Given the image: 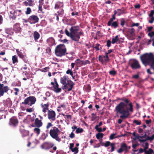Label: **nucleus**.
Masks as SVG:
<instances>
[{"mask_svg":"<svg viewBox=\"0 0 154 154\" xmlns=\"http://www.w3.org/2000/svg\"><path fill=\"white\" fill-rule=\"evenodd\" d=\"M117 100L122 102H120L116 106L115 109L116 112L122 114L120 116V118L122 119L127 118L130 115L129 112H133L132 102L125 97H118Z\"/></svg>","mask_w":154,"mask_h":154,"instance_id":"nucleus-1","label":"nucleus"},{"mask_svg":"<svg viewBox=\"0 0 154 154\" xmlns=\"http://www.w3.org/2000/svg\"><path fill=\"white\" fill-rule=\"evenodd\" d=\"M69 30L70 32L67 29H66L65 32L66 35L71 38H74L75 37L79 38L80 36L84 35L83 32L80 30V28L79 26H72L70 29Z\"/></svg>","mask_w":154,"mask_h":154,"instance_id":"nucleus-2","label":"nucleus"},{"mask_svg":"<svg viewBox=\"0 0 154 154\" xmlns=\"http://www.w3.org/2000/svg\"><path fill=\"white\" fill-rule=\"evenodd\" d=\"M60 82L63 85L62 87V89H67L68 91H71L75 85V83L69 79L67 76L65 75L60 78Z\"/></svg>","mask_w":154,"mask_h":154,"instance_id":"nucleus-3","label":"nucleus"},{"mask_svg":"<svg viewBox=\"0 0 154 154\" xmlns=\"http://www.w3.org/2000/svg\"><path fill=\"white\" fill-rule=\"evenodd\" d=\"M66 48L63 44H60L57 46L55 50V52L57 56L61 57L65 55L66 54Z\"/></svg>","mask_w":154,"mask_h":154,"instance_id":"nucleus-4","label":"nucleus"},{"mask_svg":"<svg viewBox=\"0 0 154 154\" xmlns=\"http://www.w3.org/2000/svg\"><path fill=\"white\" fill-rule=\"evenodd\" d=\"M60 132V131L59 129L57 127L54 126L50 130L49 133L50 136L52 138L55 139L58 142H60L61 140L58 136Z\"/></svg>","mask_w":154,"mask_h":154,"instance_id":"nucleus-5","label":"nucleus"},{"mask_svg":"<svg viewBox=\"0 0 154 154\" xmlns=\"http://www.w3.org/2000/svg\"><path fill=\"white\" fill-rule=\"evenodd\" d=\"M35 97L33 96H30L26 98L24 100V102H22V104L25 105H28L31 106L34 104L36 101Z\"/></svg>","mask_w":154,"mask_h":154,"instance_id":"nucleus-6","label":"nucleus"},{"mask_svg":"<svg viewBox=\"0 0 154 154\" xmlns=\"http://www.w3.org/2000/svg\"><path fill=\"white\" fill-rule=\"evenodd\" d=\"M137 138L140 143L145 142L147 140L152 141L154 139V134L151 137H149L146 134H145L142 136H137Z\"/></svg>","mask_w":154,"mask_h":154,"instance_id":"nucleus-7","label":"nucleus"},{"mask_svg":"<svg viewBox=\"0 0 154 154\" xmlns=\"http://www.w3.org/2000/svg\"><path fill=\"white\" fill-rule=\"evenodd\" d=\"M54 146V144L51 143L46 141L44 142L41 146V147L42 149L48 150L52 148Z\"/></svg>","mask_w":154,"mask_h":154,"instance_id":"nucleus-8","label":"nucleus"},{"mask_svg":"<svg viewBox=\"0 0 154 154\" xmlns=\"http://www.w3.org/2000/svg\"><path fill=\"white\" fill-rule=\"evenodd\" d=\"M130 66L133 69H140L141 66L138 61L136 59H133L130 63Z\"/></svg>","mask_w":154,"mask_h":154,"instance_id":"nucleus-9","label":"nucleus"},{"mask_svg":"<svg viewBox=\"0 0 154 154\" xmlns=\"http://www.w3.org/2000/svg\"><path fill=\"white\" fill-rule=\"evenodd\" d=\"M54 82H51V84L53 86L54 89V91L56 93H58L61 91V89L59 88V85L58 84L56 79L55 78H54Z\"/></svg>","mask_w":154,"mask_h":154,"instance_id":"nucleus-10","label":"nucleus"},{"mask_svg":"<svg viewBox=\"0 0 154 154\" xmlns=\"http://www.w3.org/2000/svg\"><path fill=\"white\" fill-rule=\"evenodd\" d=\"M18 120L17 117L13 116L9 120V125H13L14 127H16L18 125Z\"/></svg>","mask_w":154,"mask_h":154,"instance_id":"nucleus-11","label":"nucleus"},{"mask_svg":"<svg viewBox=\"0 0 154 154\" xmlns=\"http://www.w3.org/2000/svg\"><path fill=\"white\" fill-rule=\"evenodd\" d=\"M56 113L54 111L51 109L48 110V118L53 121H54L56 119Z\"/></svg>","mask_w":154,"mask_h":154,"instance_id":"nucleus-12","label":"nucleus"},{"mask_svg":"<svg viewBox=\"0 0 154 154\" xmlns=\"http://www.w3.org/2000/svg\"><path fill=\"white\" fill-rule=\"evenodd\" d=\"M3 84H0V97L3 95L5 92L6 93L9 90L7 86H3Z\"/></svg>","mask_w":154,"mask_h":154,"instance_id":"nucleus-13","label":"nucleus"},{"mask_svg":"<svg viewBox=\"0 0 154 154\" xmlns=\"http://www.w3.org/2000/svg\"><path fill=\"white\" fill-rule=\"evenodd\" d=\"M30 20V23L31 24H35L38 23L39 19L36 15H32L29 17Z\"/></svg>","mask_w":154,"mask_h":154,"instance_id":"nucleus-14","label":"nucleus"},{"mask_svg":"<svg viewBox=\"0 0 154 154\" xmlns=\"http://www.w3.org/2000/svg\"><path fill=\"white\" fill-rule=\"evenodd\" d=\"M16 52L19 57L23 60L25 63H28L27 57L25 55H24L21 52L19 51L18 49L16 50Z\"/></svg>","mask_w":154,"mask_h":154,"instance_id":"nucleus-15","label":"nucleus"},{"mask_svg":"<svg viewBox=\"0 0 154 154\" xmlns=\"http://www.w3.org/2000/svg\"><path fill=\"white\" fill-rule=\"evenodd\" d=\"M115 143H111L109 141H106L104 144V146L105 147H107L110 145L111 147V152H112L114 151L115 149Z\"/></svg>","mask_w":154,"mask_h":154,"instance_id":"nucleus-16","label":"nucleus"},{"mask_svg":"<svg viewBox=\"0 0 154 154\" xmlns=\"http://www.w3.org/2000/svg\"><path fill=\"white\" fill-rule=\"evenodd\" d=\"M50 103H47L46 104H43L42 103L41 105V106L42 108L43 109L42 112L45 113L47 110H49L48 109V107L49 106Z\"/></svg>","mask_w":154,"mask_h":154,"instance_id":"nucleus-17","label":"nucleus"},{"mask_svg":"<svg viewBox=\"0 0 154 154\" xmlns=\"http://www.w3.org/2000/svg\"><path fill=\"white\" fill-rule=\"evenodd\" d=\"M35 125L38 128H39L41 127L42 125V122L41 120H39L38 118H36L35 119Z\"/></svg>","mask_w":154,"mask_h":154,"instance_id":"nucleus-18","label":"nucleus"},{"mask_svg":"<svg viewBox=\"0 0 154 154\" xmlns=\"http://www.w3.org/2000/svg\"><path fill=\"white\" fill-rule=\"evenodd\" d=\"M126 148H128V146L125 143H123L121 145V148L118 150V152L120 153L125 150Z\"/></svg>","mask_w":154,"mask_h":154,"instance_id":"nucleus-19","label":"nucleus"},{"mask_svg":"<svg viewBox=\"0 0 154 154\" xmlns=\"http://www.w3.org/2000/svg\"><path fill=\"white\" fill-rule=\"evenodd\" d=\"M14 29L17 32H20L21 28L20 27V24L19 23H16L14 26Z\"/></svg>","mask_w":154,"mask_h":154,"instance_id":"nucleus-20","label":"nucleus"},{"mask_svg":"<svg viewBox=\"0 0 154 154\" xmlns=\"http://www.w3.org/2000/svg\"><path fill=\"white\" fill-rule=\"evenodd\" d=\"M46 132L47 133H43L42 134L40 138V139L42 140H44L46 139L48 136V131L46 130Z\"/></svg>","mask_w":154,"mask_h":154,"instance_id":"nucleus-21","label":"nucleus"},{"mask_svg":"<svg viewBox=\"0 0 154 154\" xmlns=\"http://www.w3.org/2000/svg\"><path fill=\"white\" fill-rule=\"evenodd\" d=\"M21 133L22 134L23 137H26L29 135V131L25 130H20Z\"/></svg>","mask_w":154,"mask_h":154,"instance_id":"nucleus-22","label":"nucleus"},{"mask_svg":"<svg viewBox=\"0 0 154 154\" xmlns=\"http://www.w3.org/2000/svg\"><path fill=\"white\" fill-rule=\"evenodd\" d=\"M75 64L78 66H81L83 65V60L77 59L75 61Z\"/></svg>","mask_w":154,"mask_h":154,"instance_id":"nucleus-23","label":"nucleus"},{"mask_svg":"<svg viewBox=\"0 0 154 154\" xmlns=\"http://www.w3.org/2000/svg\"><path fill=\"white\" fill-rule=\"evenodd\" d=\"M12 105V101L10 100V99L8 98L6 100L5 102V105L7 107H11Z\"/></svg>","mask_w":154,"mask_h":154,"instance_id":"nucleus-24","label":"nucleus"},{"mask_svg":"<svg viewBox=\"0 0 154 154\" xmlns=\"http://www.w3.org/2000/svg\"><path fill=\"white\" fill-rule=\"evenodd\" d=\"M104 136V134L101 133H99L96 134V137L97 139L101 140L102 139Z\"/></svg>","mask_w":154,"mask_h":154,"instance_id":"nucleus-25","label":"nucleus"},{"mask_svg":"<svg viewBox=\"0 0 154 154\" xmlns=\"http://www.w3.org/2000/svg\"><path fill=\"white\" fill-rule=\"evenodd\" d=\"M110 26L114 28H116L118 26V21H115L113 22L111 24Z\"/></svg>","mask_w":154,"mask_h":154,"instance_id":"nucleus-26","label":"nucleus"},{"mask_svg":"<svg viewBox=\"0 0 154 154\" xmlns=\"http://www.w3.org/2000/svg\"><path fill=\"white\" fill-rule=\"evenodd\" d=\"M57 13H58L57 14L60 16V17H62L64 14V11L63 9L61 8L59 9L57 11Z\"/></svg>","mask_w":154,"mask_h":154,"instance_id":"nucleus-27","label":"nucleus"},{"mask_svg":"<svg viewBox=\"0 0 154 154\" xmlns=\"http://www.w3.org/2000/svg\"><path fill=\"white\" fill-rule=\"evenodd\" d=\"M101 45L98 43L94 44L91 46V47L95 49L96 51L99 50V48Z\"/></svg>","mask_w":154,"mask_h":154,"instance_id":"nucleus-28","label":"nucleus"},{"mask_svg":"<svg viewBox=\"0 0 154 154\" xmlns=\"http://www.w3.org/2000/svg\"><path fill=\"white\" fill-rule=\"evenodd\" d=\"M85 90L87 92H89L91 90V87L89 85H87L85 86Z\"/></svg>","mask_w":154,"mask_h":154,"instance_id":"nucleus-29","label":"nucleus"},{"mask_svg":"<svg viewBox=\"0 0 154 154\" xmlns=\"http://www.w3.org/2000/svg\"><path fill=\"white\" fill-rule=\"evenodd\" d=\"M12 60L13 63L14 64L18 62V60L16 55H14L12 56Z\"/></svg>","mask_w":154,"mask_h":154,"instance_id":"nucleus-30","label":"nucleus"},{"mask_svg":"<svg viewBox=\"0 0 154 154\" xmlns=\"http://www.w3.org/2000/svg\"><path fill=\"white\" fill-rule=\"evenodd\" d=\"M34 38H38L40 37V34L38 32L35 31L33 33Z\"/></svg>","mask_w":154,"mask_h":154,"instance_id":"nucleus-31","label":"nucleus"},{"mask_svg":"<svg viewBox=\"0 0 154 154\" xmlns=\"http://www.w3.org/2000/svg\"><path fill=\"white\" fill-rule=\"evenodd\" d=\"M34 132L37 134V135H39L40 132V129L39 128H35L34 129Z\"/></svg>","mask_w":154,"mask_h":154,"instance_id":"nucleus-32","label":"nucleus"},{"mask_svg":"<svg viewBox=\"0 0 154 154\" xmlns=\"http://www.w3.org/2000/svg\"><path fill=\"white\" fill-rule=\"evenodd\" d=\"M154 153L153 149L151 148L149 149L148 150L145 151V153L146 154H152Z\"/></svg>","mask_w":154,"mask_h":154,"instance_id":"nucleus-33","label":"nucleus"},{"mask_svg":"<svg viewBox=\"0 0 154 154\" xmlns=\"http://www.w3.org/2000/svg\"><path fill=\"white\" fill-rule=\"evenodd\" d=\"M118 16H120L123 13V11H122L120 9H118L116 10Z\"/></svg>","mask_w":154,"mask_h":154,"instance_id":"nucleus-34","label":"nucleus"},{"mask_svg":"<svg viewBox=\"0 0 154 154\" xmlns=\"http://www.w3.org/2000/svg\"><path fill=\"white\" fill-rule=\"evenodd\" d=\"M32 12V10L30 8L28 7L26 8V10L25 11V14L26 15L30 14Z\"/></svg>","mask_w":154,"mask_h":154,"instance_id":"nucleus-35","label":"nucleus"},{"mask_svg":"<svg viewBox=\"0 0 154 154\" xmlns=\"http://www.w3.org/2000/svg\"><path fill=\"white\" fill-rule=\"evenodd\" d=\"M46 53L48 54L49 55H51V50L50 48L47 47V48Z\"/></svg>","mask_w":154,"mask_h":154,"instance_id":"nucleus-36","label":"nucleus"},{"mask_svg":"<svg viewBox=\"0 0 154 154\" xmlns=\"http://www.w3.org/2000/svg\"><path fill=\"white\" fill-rule=\"evenodd\" d=\"M109 73L110 75L113 76L117 74L116 72L114 70L110 71Z\"/></svg>","mask_w":154,"mask_h":154,"instance_id":"nucleus-37","label":"nucleus"},{"mask_svg":"<svg viewBox=\"0 0 154 154\" xmlns=\"http://www.w3.org/2000/svg\"><path fill=\"white\" fill-rule=\"evenodd\" d=\"M83 129L82 128H79L76 129L75 132L77 134L80 133L82 132L83 131Z\"/></svg>","mask_w":154,"mask_h":154,"instance_id":"nucleus-38","label":"nucleus"},{"mask_svg":"<svg viewBox=\"0 0 154 154\" xmlns=\"http://www.w3.org/2000/svg\"><path fill=\"white\" fill-rule=\"evenodd\" d=\"M71 151L75 153H77L79 152L78 148L77 147H75L74 148L72 149L71 150Z\"/></svg>","mask_w":154,"mask_h":154,"instance_id":"nucleus-39","label":"nucleus"},{"mask_svg":"<svg viewBox=\"0 0 154 154\" xmlns=\"http://www.w3.org/2000/svg\"><path fill=\"white\" fill-rule=\"evenodd\" d=\"M119 39H112V44H114L115 43H119Z\"/></svg>","mask_w":154,"mask_h":154,"instance_id":"nucleus-40","label":"nucleus"},{"mask_svg":"<svg viewBox=\"0 0 154 154\" xmlns=\"http://www.w3.org/2000/svg\"><path fill=\"white\" fill-rule=\"evenodd\" d=\"M98 60L103 63V57L102 55H99L98 57Z\"/></svg>","mask_w":154,"mask_h":154,"instance_id":"nucleus-41","label":"nucleus"},{"mask_svg":"<svg viewBox=\"0 0 154 154\" xmlns=\"http://www.w3.org/2000/svg\"><path fill=\"white\" fill-rule=\"evenodd\" d=\"M95 129L99 133L102 131V128H99V127H97V126H95Z\"/></svg>","mask_w":154,"mask_h":154,"instance_id":"nucleus-42","label":"nucleus"},{"mask_svg":"<svg viewBox=\"0 0 154 154\" xmlns=\"http://www.w3.org/2000/svg\"><path fill=\"white\" fill-rule=\"evenodd\" d=\"M141 122L140 121H138L137 120H134L133 123L136 124L137 125H140L141 124Z\"/></svg>","mask_w":154,"mask_h":154,"instance_id":"nucleus-43","label":"nucleus"},{"mask_svg":"<svg viewBox=\"0 0 154 154\" xmlns=\"http://www.w3.org/2000/svg\"><path fill=\"white\" fill-rule=\"evenodd\" d=\"M135 32V29L133 28H131L129 31V33L131 35H133L134 34Z\"/></svg>","mask_w":154,"mask_h":154,"instance_id":"nucleus-44","label":"nucleus"},{"mask_svg":"<svg viewBox=\"0 0 154 154\" xmlns=\"http://www.w3.org/2000/svg\"><path fill=\"white\" fill-rule=\"evenodd\" d=\"M66 73L67 74H69L71 76L73 75L71 69H69L66 71Z\"/></svg>","mask_w":154,"mask_h":154,"instance_id":"nucleus-45","label":"nucleus"},{"mask_svg":"<svg viewBox=\"0 0 154 154\" xmlns=\"http://www.w3.org/2000/svg\"><path fill=\"white\" fill-rule=\"evenodd\" d=\"M53 126V125L51 122H49L47 124V125L46 126V128L47 129H48L47 130L48 131V129L51 127Z\"/></svg>","mask_w":154,"mask_h":154,"instance_id":"nucleus-46","label":"nucleus"},{"mask_svg":"<svg viewBox=\"0 0 154 154\" xmlns=\"http://www.w3.org/2000/svg\"><path fill=\"white\" fill-rule=\"evenodd\" d=\"M43 5V4L39 3L38 6V10L40 11L41 12L43 13V12H42V8Z\"/></svg>","mask_w":154,"mask_h":154,"instance_id":"nucleus-47","label":"nucleus"},{"mask_svg":"<svg viewBox=\"0 0 154 154\" xmlns=\"http://www.w3.org/2000/svg\"><path fill=\"white\" fill-rule=\"evenodd\" d=\"M111 43H112V42H111L110 40H108L107 41L106 46L108 48H109L110 47Z\"/></svg>","mask_w":154,"mask_h":154,"instance_id":"nucleus-48","label":"nucleus"},{"mask_svg":"<svg viewBox=\"0 0 154 154\" xmlns=\"http://www.w3.org/2000/svg\"><path fill=\"white\" fill-rule=\"evenodd\" d=\"M113 20L112 19V18H111L109 21L108 22L107 24V25L109 26H110L111 24L112 23V22L113 21Z\"/></svg>","mask_w":154,"mask_h":154,"instance_id":"nucleus-49","label":"nucleus"},{"mask_svg":"<svg viewBox=\"0 0 154 154\" xmlns=\"http://www.w3.org/2000/svg\"><path fill=\"white\" fill-rule=\"evenodd\" d=\"M29 4L31 5V6H32L33 5V3L34 2V1L33 0H27Z\"/></svg>","mask_w":154,"mask_h":154,"instance_id":"nucleus-50","label":"nucleus"},{"mask_svg":"<svg viewBox=\"0 0 154 154\" xmlns=\"http://www.w3.org/2000/svg\"><path fill=\"white\" fill-rule=\"evenodd\" d=\"M90 63V62L88 60H86L85 61H83V65H85L87 64H89Z\"/></svg>","mask_w":154,"mask_h":154,"instance_id":"nucleus-51","label":"nucleus"},{"mask_svg":"<svg viewBox=\"0 0 154 154\" xmlns=\"http://www.w3.org/2000/svg\"><path fill=\"white\" fill-rule=\"evenodd\" d=\"M148 35L151 38L152 36H154V32H150L148 33Z\"/></svg>","mask_w":154,"mask_h":154,"instance_id":"nucleus-52","label":"nucleus"},{"mask_svg":"<svg viewBox=\"0 0 154 154\" xmlns=\"http://www.w3.org/2000/svg\"><path fill=\"white\" fill-rule=\"evenodd\" d=\"M60 3L59 2H57L55 5V9H58L60 7Z\"/></svg>","mask_w":154,"mask_h":154,"instance_id":"nucleus-53","label":"nucleus"},{"mask_svg":"<svg viewBox=\"0 0 154 154\" xmlns=\"http://www.w3.org/2000/svg\"><path fill=\"white\" fill-rule=\"evenodd\" d=\"M125 21L124 19H122L121 21V25L123 26L125 25Z\"/></svg>","mask_w":154,"mask_h":154,"instance_id":"nucleus-54","label":"nucleus"},{"mask_svg":"<svg viewBox=\"0 0 154 154\" xmlns=\"http://www.w3.org/2000/svg\"><path fill=\"white\" fill-rule=\"evenodd\" d=\"M74 131V130H73L72 131V132L71 133V134H69V137L71 138H73L75 136V135H74V133H73V132Z\"/></svg>","mask_w":154,"mask_h":154,"instance_id":"nucleus-55","label":"nucleus"},{"mask_svg":"<svg viewBox=\"0 0 154 154\" xmlns=\"http://www.w3.org/2000/svg\"><path fill=\"white\" fill-rule=\"evenodd\" d=\"M154 14V11L152 10L151 11L150 14H149V16L150 17H153V15Z\"/></svg>","mask_w":154,"mask_h":154,"instance_id":"nucleus-56","label":"nucleus"},{"mask_svg":"<svg viewBox=\"0 0 154 154\" xmlns=\"http://www.w3.org/2000/svg\"><path fill=\"white\" fill-rule=\"evenodd\" d=\"M145 151H146L145 150V149H143L141 148H140L139 150L138 153H142L143 152H144L145 153Z\"/></svg>","mask_w":154,"mask_h":154,"instance_id":"nucleus-57","label":"nucleus"},{"mask_svg":"<svg viewBox=\"0 0 154 154\" xmlns=\"http://www.w3.org/2000/svg\"><path fill=\"white\" fill-rule=\"evenodd\" d=\"M116 134H111L109 138L110 139L112 140L114 138H115V137H114V136L116 135Z\"/></svg>","mask_w":154,"mask_h":154,"instance_id":"nucleus-58","label":"nucleus"},{"mask_svg":"<svg viewBox=\"0 0 154 154\" xmlns=\"http://www.w3.org/2000/svg\"><path fill=\"white\" fill-rule=\"evenodd\" d=\"M149 144L147 142H146L145 143V147L144 148V149L145 151H146L147 149L148 148Z\"/></svg>","mask_w":154,"mask_h":154,"instance_id":"nucleus-59","label":"nucleus"},{"mask_svg":"<svg viewBox=\"0 0 154 154\" xmlns=\"http://www.w3.org/2000/svg\"><path fill=\"white\" fill-rule=\"evenodd\" d=\"M23 3L24 4V5L26 6H30V5H30L29 4V3L27 1H24L23 2Z\"/></svg>","mask_w":154,"mask_h":154,"instance_id":"nucleus-60","label":"nucleus"},{"mask_svg":"<svg viewBox=\"0 0 154 154\" xmlns=\"http://www.w3.org/2000/svg\"><path fill=\"white\" fill-rule=\"evenodd\" d=\"M53 151L51 150L50 151V152L52 153H53V152H54L57 149V147L56 146H53Z\"/></svg>","mask_w":154,"mask_h":154,"instance_id":"nucleus-61","label":"nucleus"},{"mask_svg":"<svg viewBox=\"0 0 154 154\" xmlns=\"http://www.w3.org/2000/svg\"><path fill=\"white\" fill-rule=\"evenodd\" d=\"M152 122V120L151 119H149V120H146L145 121V122L147 124H149Z\"/></svg>","mask_w":154,"mask_h":154,"instance_id":"nucleus-62","label":"nucleus"},{"mask_svg":"<svg viewBox=\"0 0 154 154\" xmlns=\"http://www.w3.org/2000/svg\"><path fill=\"white\" fill-rule=\"evenodd\" d=\"M139 23H133L132 25L131 26V27H133V26H139Z\"/></svg>","mask_w":154,"mask_h":154,"instance_id":"nucleus-63","label":"nucleus"},{"mask_svg":"<svg viewBox=\"0 0 154 154\" xmlns=\"http://www.w3.org/2000/svg\"><path fill=\"white\" fill-rule=\"evenodd\" d=\"M139 77V75L138 74L135 75L133 76V78L136 79H138Z\"/></svg>","mask_w":154,"mask_h":154,"instance_id":"nucleus-64","label":"nucleus"}]
</instances>
